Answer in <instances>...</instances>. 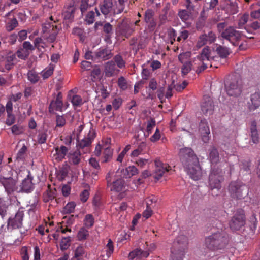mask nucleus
<instances>
[{
    "mask_svg": "<svg viewBox=\"0 0 260 260\" xmlns=\"http://www.w3.org/2000/svg\"><path fill=\"white\" fill-rule=\"evenodd\" d=\"M4 62V68L2 70V72L11 70L14 68V65L16 63V55L12 52L8 53L5 57Z\"/></svg>",
    "mask_w": 260,
    "mask_h": 260,
    "instance_id": "nucleus-21",
    "label": "nucleus"
},
{
    "mask_svg": "<svg viewBox=\"0 0 260 260\" xmlns=\"http://www.w3.org/2000/svg\"><path fill=\"white\" fill-rule=\"evenodd\" d=\"M216 39V35L213 31H210L208 33H204L199 36L196 43V47L200 48L206 44L210 45L214 43Z\"/></svg>",
    "mask_w": 260,
    "mask_h": 260,
    "instance_id": "nucleus-10",
    "label": "nucleus"
},
{
    "mask_svg": "<svg viewBox=\"0 0 260 260\" xmlns=\"http://www.w3.org/2000/svg\"><path fill=\"white\" fill-rule=\"evenodd\" d=\"M32 177L28 174L27 178L23 180L20 186V189L17 191H21L26 193L31 192L34 188V185L32 183Z\"/></svg>",
    "mask_w": 260,
    "mask_h": 260,
    "instance_id": "nucleus-22",
    "label": "nucleus"
},
{
    "mask_svg": "<svg viewBox=\"0 0 260 260\" xmlns=\"http://www.w3.org/2000/svg\"><path fill=\"white\" fill-rule=\"evenodd\" d=\"M83 221L85 227L89 229L93 226L94 218L92 214H88L85 215Z\"/></svg>",
    "mask_w": 260,
    "mask_h": 260,
    "instance_id": "nucleus-40",
    "label": "nucleus"
},
{
    "mask_svg": "<svg viewBox=\"0 0 260 260\" xmlns=\"http://www.w3.org/2000/svg\"><path fill=\"white\" fill-rule=\"evenodd\" d=\"M201 134H210L208 122L206 119L201 120L199 124Z\"/></svg>",
    "mask_w": 260,
    "mask_h": 260,
    "instance_id": "nucleus-39",
    "label": "nucleus"
},
{
    "mask_svg": "<svg viewBox=\"0 0 260 260\" xmlns=\"http://www.w3.org/2000/svg\"><path fill=\"white\" fill-rule=\"evenodd\" d=\"M187 245V237L183 235L178 236L173 242L171 248V260H183Z\"/></svg>",
    "mask_w": 260,
    "mask_h": 260,
    "instance_id": "nucleus-3",
    "label": "nucleus"
},
{
    "mask_svg": "<svg viewBox=\"0 0 260 260\" xmlns=\"http://www.w3.org/2000/svg\"><path fill=\"white\" fill-rule=\"evenodd\" d=\"M191 55V52L186 51L185 52H183L178 55V59L181 63L191 62L190 60Z\"/></svg>",
    "mask_w": 260,
    "mask_h": 260,
    "instance_id": "nucleus-41",
    "label": "nucleus"
},
{
    "mask_svg": "<svg viewBox=\"0 0 260 260\" xmlns=\"http://www.w3.org/2000/svg\"><path fill=\"white\" fill-rule=\"evenodd\" d=\"M201 110L205 115H212L214 110V105L212 99L209 96H204L201 104Z\"/></svg>",
    "mask_w": 260,
    "mask_h": 260,
    "instance_id": "nucleus-18",
    "label": "nucleus"
},
{
    "mask_svg": "<svg viewBox=\"0 0 260 260\" xmlns=\"http://www.w3.org/2000/svg\"><path fill=\"white\" fill-rule=\"evenodd\" d=\"M106 247L107 248L106 255L108 257H109L113 253L114 250L113 243L111 239L108 240V243L107 244Z\"/></svg>",
    "mask_w": 260,
    "mask_h": 260,
    "instance_id": "nucleus-54",
    "label": "nucleus"
},
{
    "mask_svg": "<svg viewBox=\"0 0 260 260\" xmlns=\"http://www.w3.org/2000/svg\"><path fill=\"white\" fill-rule=\"evenodd\" d=\"M117 84L118 86L122 89H125L127 88V83L126 80L123 76H121L118 78Z\"/></svg>",
    "mask_w": 260,
    "mask_h": 260,
    "instance_id": "nucleus-64",
    "label": "nucleus"
},
{
    "mask_svg": "<svg viewBox=\"0 0 260 260\" xmlns=\"http://www.w3.org/2000/svg\"><path fill=\"white\" fill-rule=\"evenodd\" d=\"M69 148L62 145L60 147H56L55 148V153L54 154V157L57 161H61L64 158L68 153Z\"/></svg>",
    "mask_w": 260,
    "mask_h": 260,
    "instance_id": "nucleus-26",
    "label": "nucleus"
},
{
    "mask_svg": "<svg viewBox=\"0 0 260 260\" xmlns=\"http://www.w3.org/2000/svg\"><path fill=\"white\" fill-rule=\"evenodd\" d=\"M180 160L188 174L194 180H199L202 175L199 159L194 151L190 148L185 147L179 152Z\"/></svg>",
    "mask_w": 260,
    "mask_h": 260,
    "instance_id": "nucleus-1",
    "label": "nucleus"
},
{
    "mask_svg": "<svg viewBox=\"0 0 260 260\" xmlns=\"http://www.w3.org/2000/svg\"><path fill=\"white\" fill-rule=\"evenodd\" d=\"M113 173L109 172L106 177L108 187H110V190L115 192H120L124 187V181L121 178L117 179L111 182L112 176Z\"/></svg>",
    "mask_w": 260,
    "mask_h": 260,
    "instance_id": "nucleus-12",
    "label": "nucleus"
},
{
    "mask_svg": "<svg viewBox=\"0 0 260 260\" xmlns=\"http://www.w3.org/2000/svg\"><path fill=\"white\" fill-rule=\"evenodd\" d=\"M229 191L232 198L242 199L248 194V189L242 182L234 181L230 184Z\"/></svg>",
    "mask_w": 260,
    "mask_h": 260,
    "instance_id": "nucleus-6",
    "label": "nucleus"
},
{
    "mask_svg": "<svg viewBox=\"0 0 260 260\" xmlns=\"http://www.w3.org/2000/svg\"><path fill=\"white\" fill-rule=\"evenodd\" d=\"M113 61L115 62V65L120 69H123L125 67V61L124 60L122 56L119 54L116 55L113 57Z\"/></svg>",
    "mask_w": 260,
    "mask_h": 260,
    "instance_id": "nucleus-38",
    "label": "nucleus"
},
{
    "mask_svg": "<svg viewBox=\"0 0 260 260\" xmlns=\"http://www.w3.org/2000/svg\"><path fill=\"white\" fill-rule=\"evenodd\" d=\"M56 189H52L51 185L48 186V189L43 194V200L45 202H48L54 199L56 196Z\"/></svg>",
    "mask_w": 260,
    "mask_h": 260,
    "instance_id": "nucleus-32",
    "label": "nucleus"
},
{
    "mask_svg": "<svg viewBox=\"0 0 260 260\" xmlns=\"http://www.w3.org/2000/svg\"><path fill=\"white\" fill-rule=\"evenodd\" d=\"M182 67L181 68V72L183 75H187L191 70L192 64L191 62H185L182 63Z\"/></svg>",
    "mask_w": 260,
    "mask_h": 260,
    "instance_id": "nucleus-53",
    "label": "nucleus"
},
{
    "mask_svg": "<svg viewBox=\"0 0 260 260\" xmlns=\"http://www.w3.org/2000/svg\"><path fill=\"white\" fill-rule=\"evenodd\" d=\"M221 36L236 46L239 44L242 35L240 31L237 30L232 26H230L221 32Z\"/></svg>",
    "mask_w": 260,
    "mask_h": 260,
    "instance_id": "nucleus-8",
    "label": "nucleus"
},
{
    "mask_svg": "<svg viewBox=\"0 0 260 260\" xmlns=\"http://www.w3.org/2000/svg\"><path fill=\"white\" fill-rule=\"evenodd\" d=\"M53 71L54 66L52 64H50L49 66L46 68L41 72V75L43 79H47L50 77L53 74Z\"/></svg>",
    "mask_w": 260,
    "mask_h": 260,
    "instance_id": "nucleus-46",
    "label": "nucleus"
},
{
    "mask_svg": "<svg viewBox=\"0 0 260 260\" xmlns=\"http://www.w3.org/2000/svg\"><path fill=\"white\" fill-rule=\"evenodd\" d=\"M157 198L153 196H150L146 199V207L154 209L156 206Z\"/></svg>",
    "mask_w": 260,
    "mask_h": 260,
    "instance_id": "nucleus-42",
    "label": "nucleus"
},
{
    "mask_svg": "<svg viewBox=\"0 0 260 260\" xmlns=\"http://www.w3.org/2000/svg\"><path fill=\"white\" fill-rule=\"evenodd\" d=\"M146 148V144L145 143H140L139 144L138 147L132 152L131 154V157H138L139 155L142 154L144 153Z\"/></svg>",
    "mask_w": 260,
    "mask_h": 260,
    "instance_id": "nucleus-35",
    "label": "nucleus"
},
{
    "mask_svg": "<svg viewBox=\"0 0 260 260\" xmlns=\"http://www.w3.org/2000/svg\"><path fill=\"white\" fill-rule=\"evenodd\" d=\"M142 254V249L137 248L134 251L131 252L128 255V258L130 259H133L135 258L136 260H140V257Z\"/></svg>",
    "mask_w": 260,
    "mask_h": 260,
    "instance_id": "nucleus-49",
    "label": "nucleus"
},
{
    "mask_svg": "<svg viewBox=\"0 0 260 260\" xmlns=\"http://www.w3.org/2000/svg\"><path fill=\"white\" fill-rule=\"evenodd\" d=\"M189 36V32L186 30H183L180 32L179 36L177 38V41L180 42L182 40L185 41Z\"/></svg>",
    "mask_w": 260,
    "mask_h": 260,
    "instance_id": "nucleus-62",
    "label": "nucleus"
},
{
    "mask_svg": "<svg viewBox=\"0 0 260 260\" xmlns=\"http://www.w3.org/2000/svg\"><path fill=\"white\" fill-rule=\"evenodd\" d=\"M76 204L73 202L68 203L63 208V212L64 213H71L74 211Z\"/></svg>",
    "mask_w": 260,
    "mask_h": 260,
    "instance_id": "nucleus-52",
    "label": "nucleus"
},
{
    "mask_svg": "<svg viewBox=\"0 0 260 260\" xmlns=\"http://www.w3.org/2000/svg\"><path fill=\"white\" fill-rule=\"evenodd\" d=\"M18 21L16 18L13 17L10 19L6 23V28L8 31H12L18 25Z\"/></svg>",
    "mask_w": 260,
    "mask_h": 260,
    "instance_id": "nucleus-43",
    "label": "nucleus"
},
{
    "mask_svg": "<svg viewBox=\"0 0 260 260\" xmlns=\"http://www.w3.org/2000/svg\"><path fill=\"white\" fill-rule=\"evenodd\" d=\"M95 14L97 16L100 15V11L96 8H95V12L90 11L87 14L85 20L88 24H91L94 22L95 21Z\"/></svg>",
    "mask_w": 260,
    "mask_h": 260,
    "instance_id": "nucleus-33",
    "label": "nucleus"
},
{
    "mask_svg": "<svg viewBox=\"0 0 260 260\" xmlns=\"http://www.w3.org/2000/svg\"><path fill=\"white\" fill-rule=\"evenodd\" d=\"M119 72V70L116 68L115 62L113 60L109 61L106 63L105 66V73L107 77H110Z\"/></svg>",
    "mask_w": 260,
    "mask_h": 260,
    "instance_id": "nucleus-25",
    "label": "nucleus"
},
{
    "mask_svg": "<svg viewBox=\"0 0 260 260\" xmlns=\"http://www.w3.org/2000/svg\"><path fill=\"white\" fill-rule=\"evenodd\" d=\"M103 26V31L110 35L113 31V27L109 22H102L101 21L95 22L94 24V28L95 30H98L99 26Z\"/></svg>",
    "mask_w": 260,
    "mask_h": 260,
    "instance_id": "nucleus-29",
    "label": "nucleus"
},
{
    "mask_svg": "<svg viewBox=\"0 0 260 260\" xmlns=\"http://www.w3.org/2000/svg\"><path fill=\"white\" fill-rule=\"evenodd\" d=\"M16 55L19 58L25 59L29 55V52L23 48H21L17 51Z\"/></svg>",
    "mask_w": 260,
    "mask_h": 260,
    "instance_id": "nucleus-56",
    "label": "nucleus"
},
{
    "mask_svg": "<svg viewBox=\"0 0 260 260\" xmlns=\"http://www.w3.org/2000/svg\"><path fill=\"white\" fill-rule=\"evenodd\" d=\"M24 216V210L20 208L16 213L14 217H10L8 221V228L12 229L21 228L23 225V219Z\"/></svg>",
    "mask_w": 260,
    "mask_h": 260,
    "instance_id": "nucleus-11",
    "label": "nucleus"
},
{
    "mask_svg": "<svg viewBox=\"0 0 260 260\" xmlns=\"http://www.w3.org/2000/svg\"><path fill=\"white\" fill-rule=\"evenodd\" d=\"M103 159L104 162L109 161L112 158L113 155V150L109 147L105 148L103 151Z\"/></svg>",
    "mask_w": 260,
    "mask_h": 260,
    "instance_id": "nucleus-44",
    "label": "nucleus"
},
{
    "mask_svg": "<svg viewBox=\"0 0 260 260\" xmlns=\"http://www.w3.org/2000/svg\"><path fill=\"white\" fill-rule=\"evenodd\" d=\"M250 111H254L260 106V94L255 92L251 95L250 100L247 103Z\"/></svg>",
    "mask_w": 260,
    "mask_h": 260,
    "instance_id": "nucleus-24",
    "label": "nucleus"
},
{
    "mask_svg": "<svg viewBox=\"0 0 260 260\" xmlns=\"http://www.w3.org/2000/svg\"><path fill=\"white\" fill-rule=\"evenodd\" d=\"M135 31V27L131 23L123 21L117 29V34L122 37L129 38Z\"/></svg>",
    "mask_w": 260,
    "mask_h": 260,
    "instance_id": "nucleus-15",
    "label": "nucleus"
},
{
    "mask_svg": "<svg viewBox=\"0 0 260 260\" xmlns=\"http://www.w3.org/2000/svg\"><path fill=\"white\" fill-rule=\"evenodd\" d=\"M84 254V248L81 246H78L75 251V257L78 259H80Z\"/></svg>",
    "mask_w": 260,
    "mask_h": 260,
    "instance_id": "nucleus-63",
    "label": "nucleus"
},
{
    "mask_svg": "<svg viewBox=\"0 0 260 260\" xmlns=\"http://www.w3.org/2000/svg\"><path fill=\"white\" fill-rule=\"evenodd\" d=\"M246 223L245 216L244 211L240 209L237 211L235 215L229 221V226L232 231L241 230Z\"/></svg>",
    "mask_w": 260,
    "mask_h": 260,
    "instance_id": "nucleus-7",
    "label": "nucleus"
},
{
    "mask_svg": "<svg viewBox=\"0 0 260 260\" xmlns=\"http://www.w3.org/2000/svg\"><path fill=\"white\" fill-rule=\"evenodd\" d=\"M56 127H62L66 124V119L63 116L57 115L56 119Z\"/></svg>",
    "mask_w": 260,
    "mask_h": 260,
    "instance_id": "nucleus-61",
    "label": "nucleus"
},
{
    "mask_svg": "<svg viewBox=\"0 0 260 260\" xmlns=\"http://www.w3.org/2000/svg\"><path fill=\"white\" fill-rule=\"evenodd\" d=\"M215 57L212 55L211 49L209 46L204 47L201 52L194 58V62L198 65L196 72L199 74L206 70L209 66H212L211 60H214Z\"/></svg>",
    "mask_w": 260,
    "mask_h": 260,
    "instance_id": "nucleus-4",
    "label": "nucleus"
},
{
    "mask_svg": "<svg viewBox=\"0 0 260 260\" xmlns=\"http://www.w3.org/2000/svg\"><path fill=\"white\" fill-rule=\"evenodd\" d=\"M154 14V11L150 9H147L145 12L144 21L147 24V29L150 32L155 30L157 24Z\"/></svg>",
    "mask_w": 260,
    "mask_h": 260,
    "instance_id": "nucleus-16",
    "label": "nucleus"
},
{
    "mask_svg": "<svg viewBox=\"0 0 260 260\" xmlns=\"http://www.w3.org/2000/svg\"><path fill=\"white\" fill-rule=\"evenodd\" d=\"M8 205L7 201L3 198H0V215L3 218L6 214Z\"/></svg>",
    "mask_w": 260,
    "mask_h": 260,
    "instance_id": "nucleus-45",
    "label": "nucleus"
},
{
    "mask_svg": "<svg viewBox=\"0 0 260 260\" xmlns=\"http://www.w3.org/2000/svg\"><path fill=\"white\" fill-rule=\"evenodd\" d=\"M27 76V79L32 84L36 83L40 79L38 74L34 70H29Z\"/></svg>",
    "mask_w": 260,
    "mask_h": 260,
    "instance_id": "nucleus-37",
    "label": "nucleus"
},
{
    "mask_svg": "<svg viewBox=\"0 0 260 260\" xmlns=\"http://www.w3.org/2000/svg\"><path fill=\"white\" fill-rule=\"evenodd\" d=\"M75 8L73 6H69L62 13L64 20H72L74 18Z\"/></svg>",
    "mask_w": 260,
    "mask_h": 260,
    "instance_id": "nucleus-31",
    "label": "nucleus"
},
{
    "mask_svg": "<svg viewBox=\"0 0 260 260\" xmlns=\"http://www.w3.org/2000/svg\"><path fill=\"white\" fill-rule=\"evenodd\" d=\"M70 242L71 239L70 237L62 238L60 243L61 250L64 251L67 250L70 246Z\"/></svg>",
    "mask_w": 260,
    "mask_h": 260,
    "instance_id": "nucleus-47",
    "label": "nucleus"
},
{
    "mask_svg": "<svg viewBox=\"0 0 260 260\" xmlns=\"http://www.w3.org/2000/svg\"><path fill=\"white\" fill-rule=\"evenodd\" d=\"M93 5V4L89 3V0H81L80 9L82 13L85 12L88 8L90 7Z\"/></svg>",
    "mask_w": 260,
    "mask_h": 260,
    "instance_id": "nucleus-50",
    "label": "nucleus"
},
{
    "mask_svg": "<svg viewBox=\"0 0 260 260\" xmlns=\"http://www.w3.org/2000/svg\"><path fill=\"white\" fill-rule=\"evenodd\" d=\"M48 135L46 132H39L37 136L38 142L39 144H44L47 140Z\"/></svg>",
    "mask_w": 260,
    "mask_h": 260,
    "instance_id": "nucleus-57",
    "label": "nucleus"
},
{
    "mask_svg": "<svg viewBox=\"0 0 260 260\" xmlns=\"http://www.w3.org/2000/svg\"><path fill=\"white\" fill-rule=\"evenodd\" d=\"M71 103L74 106H80L83 104L82 99L80 95H74L71 99Z\"/></svg>",
    "mask_w": 260,
    "mask_h": 260,
    "instance_id": "nucleus-51",
    "label": "nucleus"
},
{
    "mask_svg": "<svg viewBox=\"0 0 260 260\" xmlns=\"http://www.w3.org/2000/svg\"><path fill=\"white\" fill-rule=\"evenodd\" d=\"M250 136L252 142L256 144L259 142V135L257 129V123L255 120L252 121L250 126Z\"/></svg>",
    "mask_w": 260,
    "mask_h": 260,
    "instance_id": "nucleus-28",
    "label": "nucleus"
},
{
    "mask_svg": "<svg viewBox=\"0 0 260 260\" xmlns=\"http://www.w3.org/2000/svg\"><path fill=\"white\" fill-rule=\"evenodd\" d=\"M178 16L182 21L185 22L188 19L189 14L188 11L186 10H182L179 12Z\"/></svg>",
    "mask_w": 260,
    "mask_h": 260,
    "instance_id": "nucleus-59",
    "label": "nucleus"
},
{
    "mask_svg": "<svg viewBox=\"0 0 260 260\" xmlns=\"http://www.w3.org/2000/svg\"><path fill=\"white\" fill-rule=\"evenodd\" d=\"M229 237L222 231H217L206 237L205 244L206 247L212 251L224 248L229 243Z\"/></svg>",
    "mask_w": 260,
    "mask_h": 260,
    "instance_id": "nucleus-2",
    "label": "nucleus"
},
{
    "mask_svg": "<svg viewBox=\"0 0 260 260\" xmlns=\"http://www.w3.org/2000/svg\"><path fill=\"white\" fill-rule=\"evenodd\" d=\"M113 6L112 0H104L99 7L101 13L107 15L112 11Z\"/></svg>",
    "mask_w": 260,
    "mask_h": 260,
    "instance_id": "nucleus-27",
    "label": "nucleus"
},
{
    "mask_svg": "<svg viewBox=\"0 0 260 260\" xmlns=\"http://www.w3.org/2000/svg\"><path fill=\"white\" fill-rule=\"evenodd\" d=\"M112 57L111 51L107 48H100L95 52L96 62L108 60Z\"/></svg>",
    "mask_w": 260,
    "mask_h": 260,
    "instance_id": "nucleus-20",
    "label": "nucleus"
},
{
    "mask_svg": "<svg viewBox=\"0 0 260 260\" xmlns=\"http://www.w3.org/2000/svg\"><path fill=\"white\" fill-rule=\"evenodd\" d=\"M223 178L221 171L219 169H213L209 176V186L211 189L221 188V182Z\"/></svg>",
    "mask_w": 260,
    "mask_h": 260,
    "instance_id": "nucleus-9",
    "label": "nucleus"
},
{
    "mask_svg": "<svg viewBox=\"0 0 260 260\" xmlns=\"http://www.w3.org/2000/svg\"><path fill=\"white\" fill-rule=\"evenodd\" d=\"M215 52L219 55V56L222 58H226L230 53L228 48L223 47L221 45H218L216 47Z\"/></svg>",
    "mask_w": 260,
    "mask_h": 260,
    "instance_id": "nucleus-34",
    "label": "nucleus"
},
{
    "mask_svg": "<svg viewBox=\"0 0 260 260\" xmlns=\"http://www.w3.org/2000/svg\"><path fill=\"white\" fill-rule=\"evenodd\" d=\"M227 94L231 96H239L242 90V80L239 77H235L225 84Z\"/></svg>",
    "mask_w": 260,
    "mask_h": 260,
    "instance_id": "nucleus-5",
    "label": "nucleus"
},
{
    "mask_svg": "<svg viewBox=\"0 0 260 260\" xmlns=\"http://www.w3.org/2000/svg\"><path fill=\"white\" fill-rule=\"evenodd\" d=\"M197 3L195 0H186V7L187 10L189 12L193 11Z\"/></svg>",
    "mask_w": 260,
    "mask_h": 260,
    "instance_id": "nucleus-58",
    "label": "nucleus"
},
{
    "mask_svg": "<svg viewBox=\"0 0 260 260\" xmlns=\"http://www.w3.org/2000/svg\"><path fill=\"white\" fill-rule=\"evenodd\" d=\"M89 197V192L88 189L83 190L80 194V200L83 202H86Z\"/></svg>",
    "mask_w": 260,
    "mask_h": 260,
    "instance_id": "nucleus-60",
    "label": "nucleus"
},
{
    "mask_svg": "<svg viewBox=\"0 0 260 260\" xmlns=\"http://www.w3.org/2000/svg\"><path fill=\"white\" fill-rule=\"evenodd\" d=\"M95 132L91 128L83 139L81 140H77V147L79 149L85 148L87 151L95 138Z\"/></svg>",
    "mask_w": 260,
    "mask_h": 260,
    "instance_id": "nucleus-14",
    "label": "nucleus"
},
{
    "mask_svg": "<svg viewBox=\"0 0 260 260\" xmlns=\"http://www.w3.org/2000/svg\"><path fill=\"white\" fill-rule=\"evenodd\" d=\"M43 31L44 33L50 34L47 38V40L50 42H53L56 39L58 29L56 25L50 23H45L43 25Z\"/></svg>",
    "mask_w": 260,
    "mask_h": 260,
    "instance_id": "nucleus-19",
    "label": "nucleus"
},
{
    "mask_svg": "<svg viewBox=\"0 0 260 260\" xmlns=\"http://www.w3.org/2000/svg\"><path fill=\"white\" fill-rule=\"evenodd\" d=\"M89 236V232L85 228H82L79 231L77 234V238L79 240L82 241L85 240Z\"/></svg>",
    "mask_w": 260,
    "mask_h": 260,
    "instance_id": "nucleus-48",
    "label": "nucleus"
},
{
    "mask_svg": "<svg viewBox=\"0 0 260 260\" xmlns=\"http://www.w3.org/2000/svg\"><path fill=\"white\" fill-rule=\"evenodd\" d=\"M209 158L212 164H216L219 160V156L218 150L214 147H213L210 150Z\"/></svg>",
    "mask_w": 260,
    "mask_h": 260,
    "instance_id": "nucleus-36",
    "label": "nucleus"
},
{
    "mask_svg": "<svg viewBox=\"0 0 260 260\" xmlns=\"http://www.w3.org/2000/svg\"><path fill=\"white\" fill-rule=\"evenodd\" d=\"M250 19H249V15L248 14L245 13L239 19L238 25L240 27H242L248 22L249 23V20Z\"/></svg>",
    "mask_w": 260,
    "mask_h": 260,
    "instance_id": "nucleus-55",
    "label": "nucleus"
},
{
    "mask_svg": "<svg viewBox=\"0 0 260 260\" xmlns=\"http://www.w3.org/2000/svg\"><path fill=\"white\" fill-rule=\"evenodd\" d=\"M155 170L153 177L157 180H159L164 175H166L171 171V167L167 164L162 163L159 160H155Z\"/></svg>",
    "mask_w": 260,
    "mask_h": 260,
    "instance_id": "nucleus-13",
    "label": "nucleus"
},
{
    "mask_svg": "<svg viewBox=\"0 0 260 260\" xmlns=\"http://www.w3.org/2000/svg\"><path fill=\"white\" fill-rule=\"evenodd\" d=\"M0 182L5 187L8 194H11L18 189L16 186V180L11 177H1Z\"/></svg>",
    "mask_w": 260,
    "mask_h": 260,
    "instance_id": "nucleus-17",
    "label": "nucleus"
},
{
    "mask_svg": "<svg viewBox=\"0 0 260 260\" xmlns=\"http://www.w3.org/2000/svg\"><path fill=\"white\" fill-rule=\"evenodd\" d=\"M81 152L77 150L73 153H70L69 155V160L70 164L77 165L81 161Z\"/></svg>",
    "mask_w": 260,
    "mask_h": 260,
    "instance_id": "nucleus-30",
    "label": "nucleus"
},
{
    "mask_svg": "<svg viewBox=\"0 0 260 260\" xmlns=\"http://www.w3.org/2000/svg\"><path fill=\"white\" fill-rule=\"evenodd\" d=\"M62 98V96L61 92L58 93L55 100H53L50 103L49 108L50 112H53L54 111H62L63 106Z\"/></svg>",
    "mask_w": 260,
    "mask_h": 260,
    "instance_id": "nucleus-23",
    "label": "nucleus"
}]
</instances>
